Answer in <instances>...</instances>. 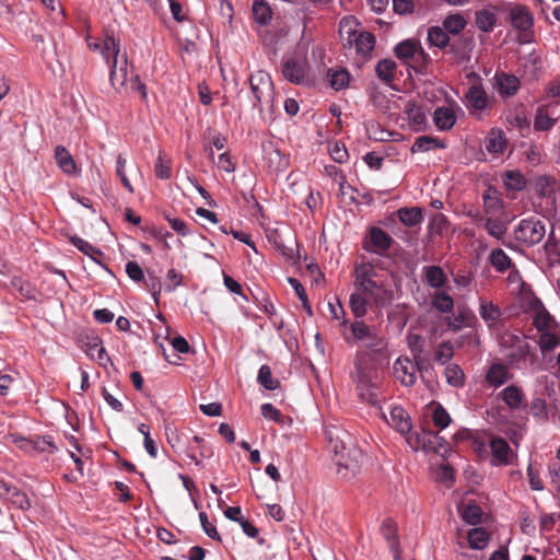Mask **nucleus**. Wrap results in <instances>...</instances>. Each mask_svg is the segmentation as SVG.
I'll list each match as a JSON object with an SVG mask.
<instances>
[{
	"label": "nucleus",
	"mask_w": 560,
	"mask_h": 560,
	"mask_svg": "<svg viewBox=\"0 0 560 560\" xmlns=\"http://www.w3.org/2000/svg\"><path fill=\"white\" fill-rule=\"evenodd\" d=\"M505 358L511 366L522 370L527 366L528 362L532 365L535 363L536 353L532 346L523 337L521 340H517L515 348L505 353Z\"/></svg>",
	"instance_id": "9"
},
{
	"label": "nucleus",
	"mask_w": 560,
	"mask_h": 560,
	"mask_svg": "<svg viewBox=\"0 0 560 560\" xmlns=\"http://www.w3.org/2000/svg\"><path fill=\"white\" fill-rule=\"evenodd\" d=\"M485 147L489 153H502L506 147L504 133L501 130H491L486 138Z\"/></svg>",
	"instance_id": "39"
},
{
	"label": "nucleus",
	"mask_w": 560,
	"mask_h": 560,
	"mask_svg": "<svg viewBox=\"0 0 560 560\" xmlns=\"http://www.w3.org/2000/svg\"><path fill=\"white\" fill-rule=\"evenodd\" d=\"M352 336L358 340L371 339L372 332L370 327L362 320H355L350 325Z\"/></svg>",
	"instance_id": "56"
},
{
	"label": "nucleus",
	"mask_w": 560,
	"mask_h": 560,
	"mask_svg": "<svg viewBox=\"0 0 560 560\" xmlns=\"http://www.w3.org/2000/svg\"><path fill=\"white\" fill-rule=\"evenodd\" d=\"M502 400L508 405L511 409L521 408L524 401V394L521 388L516 385H510L505 387L501 393Z\"/></svg>",
	"instance_id": "34"
},
{
	"label": "nucleus",
	"mask_w": 560,
	"mask_h": 560,
	"mask_svg": "<svg viewBox=\"0 0 560 560\" xmlns=\"http://www.w3.org/2000/svg\"><path fill=\"white\" fill-rule=\"evenodd\" d=\"M479 315L489 326H494L502 316L500 307L486 299H479Z\"/></svg>",
	"instance_id": "24"
},
{
	"label": "nucleus",
	"mask_w": 560,
	"mask_h": 560,
	"mask_svg": "<svg viewBox=\"0 0 560 560\" xmlns=\"http://www.w3.org/2000/svg\"><path fill=\"white\" fill-rule=\"evenodd\" d=\"M491 451V464L494 466H508L511 464L512 450L503 438H493L489 442Z\"/></svg>",
	"instance_id": "12"
},
{
	"label": "nucleus",
	"mask_w": 560,
	"mask_h": 560,
	"mask_svg": "<svg viewBox=\"0 0 560 560\" xmlns=\"http://www.w3.org/2000/svg\"><path fill=\"white\" fill-rule=\"evenodd\" d=\"M467 540L470 549L482 550L488 546L490 535L483 527H475L468 532Z\"/></svg>",
	"instance_id": "36"
},
{
	"label": "nucleus",
	"mask_w": 560,
	"mask_h": 560,
	"mask_svg": "<svg viewBox=\"0 0 560 560\" xmlns=\"http://www.w3.org/2000/svg\"><path fill=\"white\" fill-rule=\"evenodd\" d=\"M483 207H485V213L487 215H495L497 212L502 210L503 203L501 199L495 195V192H492L490 190L486 191L483 194Z\"/></svg>",
	"instance_id": "48"
},
{
	"label": "nucleus",
	"mask_w": 560,
	"mask_h": 560,
	"mask_svg": "<svg viewBox=\"0 0 560 560\" xmlns=\"http://www.w3.org/2000/svg\"><path fill=\"white\" fill-rule=\"evenodd\" d=\"M556 121L557 118L550 117L545 109L538 108L534 119V129L536 131L550 130L555 126Z\"/></svg>",
	"instance_id": "51"
},
{
	"label": "nucleus",
	"mask_w": 560,
	"mask_h": 560,
	"mask_svg": "<svg viewBox=\"0 0 560 560\" xmlns=\"http://www.w3.org/2000/svg\"><path fill=\"white\" fill-rule=\"evenodd\" d=\"M482 226L489 236L502 241L508 233L509 221L501 215H487Z\"/></svg>",
	"instance_id": "19"
},
{
	"label": "nucleus",
	"mask_w": 560,
	"mask_h": 560,
	"mask_svg": "<svg viewBox=\"0 0 560 560\" xmlns=\"http://www.w3.org/2000/svg\"><path fill=\"white\" fill-rule=\"evenodd\" d=\"M397 65L392 59L380 60L375 67L377 78L385 84L389 85L396 74Z\"/></svg>",
	"instance_id": "35"
},
{
	"label": "nucleus",
	"mask_w": 560,
	"mask_h": 560,
	"mask_svg": "<svg viewBox=\"0 0 560 560\" xmlns=\"http://www.w3.org/2000/svg\"><path fill=\"white\" fill-rule=\"evenodd\" d=\"M425 364L419 366L416 360H410L408 357H399L393 364L394 375L404 386H412L417 381V371L422 372Z\"/></svg>",
	"instance_id": "8"
},
{
	"label": "nucleus",
	"mask_w": 560,
	"mask_h": 560,
	"mask_svg": "<svg viewBox=\"0 0 560 560\" xmlns=\"http://www.w3.org/2000/svg\"><path fill=\"white\" fill-rule=\"evenodd\" d=\"M406 113L413 130L419 131L425 126L427 117L420 107L415 104L409 105Z\"/></svg>",
	"instance_id": "45"
},
{
	"label": "nucleus",
	"mask_w": 560,
	"mask_h": 560,
	"mask_svg": "<svg viewBox=\"0 0 560 560\" xmlns=\"http://www.w3.org/2000/svg\"><path fill=\"white\" fill-rule=\"evenodd\" d=\"M370 241L372 248L369 250L376 254H382L388 250L393 243V238L389 234L378 226H373L370 230Z\"/></svg>",
	"instance_id": "21"
},
{
	"label": "nucleus",
	"mask_w": 560,
	"mask_h": 560,
	"mask_svg": "<svg viewBox=\"0 0 560 560\" xmlns=\"http://www.w3.org/2000/svg\"><path fill=\"white\" fill-rule=\"evenodd\" d=\"M102 51L101 55L105 59L106 63H119L120 60V42L116 39L114 35L106 34L102 38Z\"/></svg>",
	"instance_id": "20"
},
{
	"label": "nucleus",
	"mask_w": 560,
	"mask_h": 560,
	"mask_svg": "<svg viewBox=\"0 0 560 560\" xmlns=\"http://www.w3.org/2000/svg\"><path fill=\"white\" fill-rule=\"evenodd\" d=\"M381 529L384 538L388 542V547L393 552L395 560H398L400 556V544L398 540L396 524L390 520H386L383 522Z\"/></svg>",
	"instance_id": "23"
},
{
	"label": "nucleus",
	"mask_w": 560,
	"mask_h": 560,
	"mask_svg": "<svg viewBox=\"0 0 560 560\" xmlns=\"http://www.w3.org/2000/svg\"><path fill=\"white\" fill-rule=\"evenodd\" d=\"M329 447L334 453L337 474L345 479L355 476L364 460L363 452L354 445L350 434L337 427L326 430Z\"/></svg>",
	"instance_id": "1"
},
{
	"label": "nucleus",
	"mask_w": 560,
	"mask_h": 560,
	"mask_svg": "<svg viewBox=\"0 0 560 560\" xmlns=\"http://www.w3.org/2000/svg\"><path fill=\"white\" fill-rule=\"evenodd\" d=\"M183 282V276L175 269H170L166 273L165 289L168 292L174 291Z\"/></svg>",
	"instance_id": "61"
},
{
	"label": "nucleus",
	"mask_w": 560,
	"mask_h": 560,
	"mask_svg": "<svg viewBox=\"0 0 560 560\" xmlns=\"http://www.w3.org/2000/svg\"><path fill=\"white\" fill-rule=\"evenodd\" d=\"M526 180L523 174L518 171H508L504 174V185L510 190H522L525 187Z\"/></svg>",
	"instance_id": "52"
},
{
	"label": "nucleus",
	"mask_w": 560,
	"mask_h": 560,
	"mask_svg": "<svg viewBox=\"0 0 560 560\" xmlns=\"http://www.w3.org/2000/svg\"><path fill=\"white\" fill-rule=\"evenodd\" d=\"M88 355L92 359H96L100 363L108 360L105 348L102 346L101 340L94 339L92 343L89 345V349L86 351Z\"/></svg>",
	"instance_id": "57"
},
{
	"label": "nucleus",
	"mask_w": 560,
	"mask_h": 560,
	"mask_svg": "<svg viewBox=\"0 0 560 560\" xmlns=\"http://www.w3.org/2000/svg\"><path fill=\"white\" fill-rule=\"evenodd\" d=\"M444 28L451 34H459L466 26V21L460 14H452L444 19Z\"/></svg>",
	"instance_id": "53"
},
{
	"label": "nucleus",
	"mask_w": 560,
	"mask_h": 560,
	"mask_svg": "<svg viewBox=\"0 0 560 560\" xmlns=\"http://www.w3.org/2000/svg\"><path fill=\"white\" fill-rule=\"evenodd\" d=\"M465 101L470 114L481 113L492 105L491 100L480 84H474L468 89Z\"/></svg>",
	"instance_id": "10"
},
{
	"label": "nucleus",
	"mask_w": 560,
	"mask_h": 560,
	"mask_svg": "<svg viewBox=\"0 0 560 560\" xmlns=\"http://www.w3.org/2000/svg\"><path fill=\"white\" fill-rule=\"evenodd\" d=\"M55 159L58 166L68 175L77 173L75 162L70 152L62 145H57L55 149Z\"/></svg>",
	"instance_id": "30"
},
{
	"label": "nucleus",
	"mask_w": 560,
	"mask_h": 560,
	"mask_svg": "<svg viewBox=\"0 0 560 560\" xmlns=\"http://www.w3.org/2000/svg\"><path fill=\"white\" fill-rule=\"evenodd\" d=\"M154 172L158 178L160 179H168L172 175V164L171 161H165L160 152L155 165Z\"/></svg>",
	"instance_id": "55"
},
{
	"label": "nucleus",
	"mask_w": 560,
	"mask_h": 560,
	"mask_svg": "<svg viewBox=\"0 0 560 560\" xmlns=\"http://www.w3.org/2000/svg\"><path fill=\"white\" fill-rule=\"evenodd\" d=\"M436 148L444 149L445 144L434 137L421 136L417 138L416 141L412 143L411 152H427Z\"/></svg>",
	"instance_id": "41"
},
{
	"label": "nucleus",
	"mask_w": 560,
	"mask_h": 560,
	"mask_svg": "<svg viewBox=\"0 0 560 560\" xmlns=\"http://www.w3.org/2000/svg\"><path fill=\"white\" fill-rule=\"evenodd\" d=\"M249 84L254 97L253 106L262 110L265 107L273 106V83L269 73L257 71L249 77Z\"/></svg>",
	"instance_id": "5"
},
{
	"label": "nucleus",
	"mask_w": 560,
	"mask_h": 560,
	"mask_svg": "<svg viewBox=\"0 0 560 560\" xmlns=\"http://www.w3.org/2000/svg\"><path fill=\"white\" fill-rule=\"evenodd\" d=\"M14 443H16L21 448L24 450H34L37 452H49L55 453L58 448L55 445L54 441L50 436L44 435V436H37L35 440L31 441L27 439H24L22 436L13 438Z\"/></svg>",
	"instance_id": "18"
},
{
	"label": "nucleus",
	"mask_w": 560,
	"mask_h": 560,
	"mask_svg": "<svg viewBox=\"0 0 560 560\" xmlns=\"http://www.w3.org/2000/svg\"><path fill=\"white\" fill-rule=\"evenodd\" d=\"M530 311L534 313L533 324L539 332L544 330H551L555 324V319L545 308L542 302L536 298L530 296L528 301Z\"/></svg>",
	"instance_id": "11"
},
{
	"label": "nucleus",
	"mask_w": 560,
	"mask_h": 560,
	"mask_svg": "<svg viewBox=\"0 0 560 560\" xmlns=\"http://www.w3.org/2000/svg\"><path fill=\"white\" fill-rule=\"evenodd\" d=\"M397 217L399 221L408 228L418 226L423 221L422 210L419 207L400 208L397 211Z\"/></svg>",
	"instance_id": "29"
},
{
	"label": "nucleus",
	"mask_w": 560,
	"mask_h": 560,
	"mask_svg": "<svg viewBox=\"0 0 560 560\" xmlns=\"http://www.w3.org/2000/svg\"><path fill=\"white\" fill-rule=\"evenodd\" d=\"M511 23L514 28L528 31L534 24V19L525 7H516L510 12Z\"/></svg>",
	"instance_id": "26"
},
{
	"label": "nucleus",
	"mask_w": 560,
	"mask_h": 560,
	"mask_svg": "<svg viewBox=\"0 0 560 560\" xmlns=\"http://www.w3.org/2000/svg\"><path fill=\"white\" fill-rule=\"evenodd\" d=\"M454 355V348L450 341L440 343L436 348L434 360L441 364H446Z\"/></svg>",
	"instance_id": "54"
},
{
	"label": "nucleus",
	"mask_w": 560,
	"mask_h": 560,
	"mask_svg": "<svg viewBox=\"0 0 560 560\" xmlns=\"http://www.w3.org/2000/svg\"><path fill=\"white\" fill-rule=\"evenodd\" d=\"M534 189L539 196L550 198L556 195L558 183L555 177L540 175L534 180Z\"/></svg>",
	"instance_id": "28"
},
{
	"label": "nucleus",
	"mask_w": 560,
	"mask_h": 560,
	"mask_svg": "<svg viewBox=\"0 0 560 560\" xmlns=\"http://www.w3.org/2000/svg\"><path fill=\"white\" fill-rule=\"evenodd\" d=\"M497 23V15L494 11L490 9H482L476 12V26L485 32L489 33L493 30Z\"/></svg>",
	"instance_id": "40"
},
{
	"label": "nucleus",
	"mask_w": 560,
	"mask_h": 560,
	"mask_svg": "<svg viewBox=\"0 0 560 560\" xmlns=\"http://www.w3.org/2000/svg\"><path fill=\"white\" fill-rule=\"evenodd\" d=\"M283 78L293 84L310 83V67L303 55H293L282 60L281 69Z\"/></svg>",
	"instance_id": "7"
},
{
	"label": "nucleus",
	"mask_w": 560,
	"mask_h": 560,
	"mask_svg": "<svg viewBox=\"0 0 560 560\" xmlns=\"http://www.w3.org/2000/svg\"><path fill=\"white\" fill-rule=\"evenodd\" d=\"M370 301L366 295L361 291L354 289L350 294L349 307L355 318H362L368 313Z\"/></svg>",
	"instance_id": "27"
},
{
	"label": "nucleus",
	"mask_w": 560,
	"mask_h": 560,
	"mask_svg": "<svg viewBox=\"0 0 560 560\" xmlns=\"http://www.w3.org/2000/svg\"><path fill=\"white\" fill-rule=\"evenodd\" d=\"M418 49L417 43L411 39H406L398 43L395 47V55L400 60L407 62L411 59Z\"/></svg>",
	"instance_id": "47"
},
{
	"label": "nucleus",
	"mask_w": 560,
	"mask_h": 560,
	"mask_svg": "<svg viewBox=\"0 0 560 560\" xmlns=\"http://www.w3.org/2000/svg\"><path fill=\"white\" fill-rule=\"evenodd\" d=\"M560 345V336L551 330H544L540 332L538 346L540 351L545 354L546 352L555 350Z\"/></svg>",
	"instance_id": "44"
},
{
	"label": "nucleus",
	"mask_w": 560,
	"mask_h": 560,
	"mask_svg": "<svg viewBox=\"0 0 560 560\" xmlns=\"http://www.w3.org/2000/svg\"><path fill=\"white\" fill-rule=\"evenodd\" d=\"M448 385L453 387H462L464 385V372L457 364H448L444 371Z\"/></svg>",
	"instance_id": "50"
},
{
	"label": "nucleus",
	"mask_w": 560,
	"mask_h": 560,
	"mask_svg": "<svg viewBox=\"0 0 560 560\" xmlns=\"http://www.w3.org/2000/svg\"><path fill=\"white\" fill-rule=\"evenodd\" d=\"M0 495L21 510H26L31 506L27 495L18 487L5 481H0Z\"/></svg>",
	"instance_id": "17"
},
{
	"label": "nucleus",
	"mask_w": 560,
	"mask_h": 560,
	"mask_svg": "<svg viewBox=\"0 0 560 560\" xmlns=\"http://www.w3.org/2000/svg\"><path fill=\"white\" fill-rule=\"evenodd\" d=\"M460 517L469 525H477L481 522L482 510L476 503H467L459 510Z\"/></svg>",
	"instance_id": "43"
},
{
	"label": "nucleus",
	"mask_w": 560,
	"mask_h": 560,
	"mask_svg": "<svg viewBox=\"0 0 560 560\" xmlns=\"http://www.w3.org/2000/svg\"><path fill=\"white\" fill-rule=\"evenodd\" d=\"M422 276L428 285L435 290L442 289L447 281V277L440 266H424Z\"/></svg>",
	"instance_id": "25"
},
{
	"label": "nucleus",
	"mask_w": 560,
	"mask_h": 560,
	"mask_svg": "<svg viewBox=\"0 0 560 560\" xmlns=\"http://www.w3.org/2000/svg\"><path fill=\"white\" fill-rule=\"evenodd\" d=\"M353 20L345 18L339 24V34L343 40V45L354 47L358 55L363 58L369 57L375 47V36L365 31L352 28Z\"/></svg>",
	"instance_id": "3"
},
{
	"label": "nucleus",
	"mask_w": 560,
	"mask_h": 560,
	"mask_svg": "<svg viewBox=\"0 0 560 560\" xmlns=\"http://www.w3.org/2000/svg\"><path fill=\"white\" fill-rule=\"evenodd\" d=\"M546 235V221L534 215L522 219L514 229V238L526 247L539 244Z\"/></svg>",
	"instance_id": "4"
},
{
	"label": "nucleus",
	"mask_w": 560,
	"mask_h": 560,
	"mask_svg": "<svg viewBox=\"0 0 560 560\" xmlns=\"http://www.w3.org/2000/svg\"><path fill=\"white\" fill-rule=\"evenodd\" d=\"M385 421L401 434L410 432L412 425L407 411L401 406H394L389 411V418L383 413Z\"/></svg>",
	"instance_id": "14"
},
{
	"label": "nucleus",
	"mask_w": 560,
	"mask_h": 560,
	"mask_svg": "<svg viewBox=\"0 0 560 560\" xmlns=\"http://www.w3.org/2000/svg\"><path fill=\"white\" fill-rule=\"evenodd\" d=\"M166 220L171 228L180 236H187L190 233V230L184 220L171 217H166Z\"/></svg>",
	"instance_id": "64"
},
{
	"label": "nucleus",
	"mask_w": 560,
	"mask_h": 560,
	"mask_svg": "<svg viewBox=\"0 0 560 560\" xmlns=\"http://www.w3.org/2000/svg\"><path fill=\"white\" fill-rule=\"evenodd\" d=\"M199 520L203 532L213 540H221V536L218 533L215 526L208 520V515L205 512L199 513Z\"/></svg>",
	"instance_id": "59"
},
{
	"label": "nucleus",
	"mask_w": 560,
	"mask_h": 560,
	"mask_svg": "<svg viewBox=\"0 0 560 560\" xmlns=\"http://www.w3.org/2000/svg\"><path fill=\"white\" fill-rule=\"evenodd\" d=\"M436 477L450 487L454 481V469L448 465H440L436 468Z\"/></svg>",
	"instance_id": "63"
},
{
	"label": "nucleus",
	"mask_w": 560,
	"mask_h": 560,
	"mask_svg": "<svg viewBox=\"0 0 560 560\" xmlns=\"http://www.w3.org/2000/svg\"><path fill=\"white\" fill-rule=\"evenodd\" d=\"M488 260L499 273H503L512 267L511 257L502 248L492 249Z\"/></svg>",
	"instance_id": "32"
},
{
	"label": "nucleus",
	"mask_w": 560,
	"mask_h": 560,
	"mask_svg": "<svg viewBox=\"0 0 560 560\" xmlns=\"http://www.w3.org/2000/svg\"><path fill=\"white\" fill-rule=\"evenodd\" d=\"M408 348L419 366L425 364V358L423 357L424 351V339L419 334L407 335Z\"/></svg>",
	"instance_id": "33"
},
{
	"label": "nucleus",
	"mask_w": 560,
	"mask_h": 560,
	"mask_svg": "<svg viewBox=\"0 0 560 560\" xmlns=\"http://www.w3.org/2000/svg\"><path fill=\"white\" fill-rule=\"evenodd\" d=\"M447 218L443 213H436L430 220L429 229L431 232L442 234L447 226Z\"/></svg>",
	"instance_id": "60"
},
{
	"label": "nucleus",
	"mask_w": 560,
	"mask_h": 560,
	"mask_svg": "<svg viewBox=\"0 0 560 560\" xmlns=\"http://www.w3.org/2000/svg\"><path fill=\"white\" fill-rule=\"evenodd\" d=\"M460 109L458 106H440L433 113V121L440 131L451 130L456 124L455 110Z\"/></svg>",
	"instance_id": "16"
},
{
	"label": "nucleus",
	"mask_w": 560,
	"mask_h": 560,
	"mask_svg": "<svg viewBox=\"0 0 560 560\" xmlns=\"http://www.w3.org/2000/svg\"><path fill=\"white\" fill-rule=\"evenodd\" d=\"M109 81L117 91L130 82V78L128 77V60L125 54L120 56L119 63H112L109 66Z\"/></svg>",
	"instance_id": "15"
},
{
	"label": "nucleus",
	"mask_w": 560,
	"mask_h": 560,
	"mask_svg": "<svg viewBox=\"0 0 560 560\" xmlns=\"http://www.w3.org/2000/svg\"><path fill=\"white\" fill-rule=\"evenodd\" d=\"M544 253L550 267L560 264V244L559 241L555 237L553 229H551L547 236V241L544 244Z\"/></svg>",
	"instance_id": "31"
},
{
	"label": "nucleus",
	"mask_w": 560,
	"mask_h": 560,
	"mask_svg": "<svg viewBox=\"0 0 560 560\" xmlns=\"http://www.w3.org/2000/svg\"><path fill=\"white\" fill-rule=\"evenodd\" d=\"M252 12L255 22L260 25H267L272 19V10L269 3L264 0H255Z\"/></svg>",
	"instance_id": "37"
},
{
	"label": "nucleus",
	"mask_w": 560,
	"mask_h": 560,
	"mask_svg": "<svg viewBox=\"0 0 560 560\" xmlns=\"http://www.w3.org/2000/svg\"><path fill=\"white\" fill-rule=\"evenodd\" d=\"M511 377L512 375L510 374L508 368L503 363L499 362L492 363L486 373L487 383L494 388L500 387Z\"/></svg>",
	"instance_id": "22"
},
{
	"label": "nucleus",
	"mask_w": 560,
	"mask_h": 560,
	"mask_svg": "<svg viewBox=\"0 0 560 560\" xmlns=\"http://www.w3.org/2000/svg\"><path fill=\"white\" fill-rule=\"evenodd\" d=\"M523 336L518 334L505 331L501 336L500 345L506 350V352H509L511 349L516 347L517 340H521Z\"/></svg>",
	"instance_id": "62"
},
{
	"label": "nucleus",
	"mask_w": 560,
	"mask_h": 560,
	"mask_svg": "<svg viewBox=\"0 0 560 560\" xmlns=\"http://www.w3.org/2000/svg\"><path fill=\"white\" fill-rule=\"evenodd\" d=\"M257 382L268 390H275L280 385L279 381L272 377L271 369L267 364L260 366L257 375Z\"/></svg>",
	"instance_id": "46"
},
{
	"label": "nucleus",
	"mask_w": 560,
	"mask_h": 560,
	"mask_svg": "<svg viewBox=\"0 0 560 560\" xmlns=\"http://www.w3.org/2000/svg\"><path fill=\"white\" fill-rule=\"evenodd\" d=\"M327 78L329 85L336 91L346 89L350 82V74L343 68L329 69Z\"/></svg>",
	"instance_id": "38"
},
{
	"label": "nucleus",
	"mask_w": 560,
	"mask_h": 560,
	"mask_svg": "<svg viewBox=\"0 0 560 560\" xmlns=\"http://www.w3.org/2000/svg\"><path fill=\"white\" fill-rule=\"evenodd\" d=\"M432 306L441 313L447 314L454 308L453 298L444 291H435L431 298Z\"/></svg>",
	"instance_id": "42"
},
{
	"label": "nucleus",
	"mask_w": 560,
	"mask_h": 560,
	"mask_svg": "<svg viewBox=\"0 0 560 560\" xmlns=\"http://www.w3.org/2000/svg\"><path fill=\"white\" fill-rule=\"evenodd\" d=\"M494 86L502 97L515 95L521 86L517 77L506 72H497L494 75Z\"/></svg>",
	"instance_id": "13"
},
{
	"label": "nucleus",
	"mask_w": 560,
	"mask_h": 560,
	"mask_svg": "<svg viewBox=\"0 0 560 560\" xmlns=\"http://www.w3.org/2000/svg\"><path fill=\"white\" fill-rule=\"evenodd\" d=\"M352 377L357 384L360 399L372 406L380 407V387L376 380L364 370L360 362H355Z\"/></svg>",
	"instance_id": "6"
},
{
	"label": "nucleus",
	"mask_w": 560,
	"mask_h": 560,
	"mask_svg": "<svg viewBox=\"0 0 560 560\" xmlns=\"http://www.w3.org/2000/svg\"><path fill=\"white\" fill-rule=\"evenodd\" d=\"M428 42L432 46L444 48L448 44L450 37L442 27L432 26L428 32Z\"/></svg>",
	"instance_id": "49"
},
{
	"label": "nucleus",
	"mask_w": 560,
	"mask_h": 560,
	"mask_svg": "<svg viewBox=\"0 0 560 560\" xmlns=\"http://www.w3.org/2000/svg\"><path fill=\"white\" fill-rule=\"evenodd\" d=\"M432 420L435 427L445 429L451 422V417L446 409L439 405L433 411Z\"/></svg>",
	"instance_id": "58"
},
{
	"label": "nucleus",
	"mask_w": 560,
	"mask_h": 560,
	"mask_svg": "<svg viewBox=\"0 0 560 560\" xmlns=\"http://www.w3.org/2000/svg\"><path fill=\"white\" fill-rule=\"evenodd\" d=\"M353 285L354 289L361 290L377 307H385L395 299L392 282L387 279H381L370 264H361L355 267Z\"/></svg>",
	"instance_id": "2"
}]
</instances>
